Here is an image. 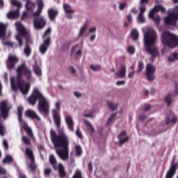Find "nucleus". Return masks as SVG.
<instances>
[{"label": "nucleus", "instance_id": "obj_1", "mask_svg": "<svg viewBox=\"0 0 178 178\" xmlns=\"http://www.w3.org/2000/svg\"><path fill=\"white\" fill-rule=\"evenodd\" d=\"M56 109L52 110V115L54 123L56 124L57 132L54 129L50 130V139L56 148V152L62 161H67L69 159V136L65 132V128L61 127L60 115L59 111L60 109V102L56 103Z\"/></svg>", "mask_w": 178, "mask_h": 178}, {"label": "nucleus", "instance_id": "obj_13", "mask_svg": "<svg viewBox=\"0 0 178 178\" xmlns=\"http://www.w3.org/2000/svg\"><path fill=\"white\" fill-rule=\"evenodd\" d=\"M19 63V58L15 55H10L6 61L8 70H13L16 67V64Z\"/></svg>", "mask_w": 178, "mask_h": 178}, {"label": "nucleus", "instance_id": "obj_39", "mask_svg": "<svg viewBox=\"0 0 178 178\" xmlns=\"http://www.w3.org/2000/svg\"><path fill=\"white\" fill-rule=\"evenodd\" d=\"M22 141L25 145H30L31 144V140H30V138L27 136H23Z\"/></svg>", "mask_w": 178, "mask_h": 178}, {"label": "nucleus", "instance_id": "obj_32", "mask_svg": "<svg viewBox=\"0 0 178 178\" xmlns=\"http://www.w3.org/2000/svg\"><path fill=\"white\" fill-rule=\"evenodd\" d=\"M131 37L132 39L134 40V41H137V40H138V37H139V34H138V31H137V30L134 29L131 31Z\"/></svg>", "mask_w": 178, "mask_h": 178}, {"label": "nucleus", "instance_id": "obj_53", "mask_svg": "<svg viewBox=\"0 0 178 178\" xmlns=\"http://www.w3.org/2000/svg\"><path fill=\"white\" fill-rule=\"evenodd\" d=\"M86 124L88 126L89 129H90L91 131H94V127H92V124L90 123V122L85 120Z\"/></svg>", "mask_w": 178, "mask_h": 178}, {"label": "nucleus", "instance_id": "obj_52", "mask_svg": "<svg viewBox=\"0 0 178 178\" xmlns=\"http://www.w3.org/2000/svg\"><path fill=\"white\" fill-rule=\"evenodd\" d=\"M41 12L42 11H40V10H37L36 12L33 13V16L34 17H41V16H40L41 15Z\"/></svg>", "mask_w": 178, "mask_h": 178}, {"label": "nucleus", "instance_id": "obj_21", "mask_svg": "<svg viewBox=\"0 0 178 178\" xmlns=\"http://www.w3.org/2000/svg\"><path fill=\"white\" fill-rule=\"evenodd\" d=\"M57 170H58V175L60 178L66 177V170H65L63 164L59 163L58 165H57Z\"/></svg>", "mask_w": 178, "mask_h": 178}, {"label": "nucleus", "instance_id": "obj_55", "mask_svg": "<svg viewBox=\"0 0 178 178\" xmlns=\"http://www.w3.org/2000/svg\"><path fill=\"white\" fill-rule=\"evenodd\" d=\"M3 145L6 149H9V144L8 143V140H6V139L3 140Z\"/></svg>", "mask_w": 178, "mask_h": 178}, {"label": "nucleus", "instance_id": "obj_46", "mask_svg": "<svg viewBox=\"0 0 178 178\" xmlns=\"http://www.w3.org/2000/svg\"><path fill=\"white\" fill-rule=\"evenodd\" d=\"M157 12H161L162 13H164V12L166 10L165 7H163L162 5L156 6Z\"/></svg>", "mask_w": 178, "mask_h": 178}, {"label": "nucleus", "instance_id": "obj_18", "mask_svg": "<svg viewBox=\"0 0 178 178\" xmlns=\"http://www.w3.org/2000/svg\"><path fill=\"white\" fill-rule=\"evenodd\" d=\"M65 122L67 124V126L68 127V129L70 131H74V121H73V118L72 116L67 115L65 116Z\"/></svg>", "mask_w": 178, "mask_h": 178}, {"label": "nucleus", "instance_id": "obj_43", "mask_svg": "<svg viewBox=\"0 0 178 178\" xmlns=\"http://www.w3.org/2000/svg\"><path fill=\"white\" fill-rule=\"evenodd\" d=\"M72 178H83V175L81 174V171L80 170H77L75 172V174L74 175Z\"/></svg>", "mask_w": 178, "mask_h": 178}, {"label": "nucleus", "instance_id": "obj_17", "mask_svg": "<svg viewBox=\"0 0 178 178\" xmlns=\"http://www.w3.org/2000/svg\"><path fill=\"white\" fill-rule=\"evenodd\" d=\"M177 170V164H172L167 171L165 178H173Z\"/></svg>", "mask_w": 178, "mask_h": 178}, {"label": "nucleus", "instance_id": "obj_6", "mask_svg": "<svg viewBox=\"0 0 178 178\" xmlns=\"http://www.w3.org/2000/svg\"><path fill=\"white\" fill-rule=\"evenodd\" d=\"M17 31H18V35H16V40L19 42V47H23V38H25L26 43V47H30V44H33V40H31V36L30 33L27 31L26 28H24L20 22L16 24Z\"/></svg>", "mask_w": 178, "mask_h": 178}, {"label": "nucleus", "instance_id": "obj_9", "mask_svg": "<svg viewBox=\"0 0 178 178\" xmlns=\"http://www.w3.org/2000/svg\"><path fill=\"white\" fill-rule=\"evenodd\" d=\"M178 20V6L175 7V10L168 13L165 17L164 22L167 26H176V22Z\"/></svg>", "mask_w": 178, "mask_h": 178}, {"label": "nucleus", "instance_id": "obj_37", "mask_svg": "<svg viewBox=\"0 0 178 178\" xmlns=\"http://www.w3.org/2000/svg\"><path fill=\"white\" fill-rule=\"evenodd\" d=\"M107 105L108 108H110L112 111H115V109H118V104H114L113 102H107Z\"/></svg>", "mask_w": 178, "mask_h": 178}, {"label": "nucleus", "instance_id": "obj_11", "mask_svg": "<svg viewBox=\"0 0 178 178\" xmlns=\"http://www.w3.org/2000/svg\"><path fill=\"white\" fill-rule=\"evenodd\" d=\"M25 155L30 159L31 163L29 164V168L31 169V172L34 173L37 169V165H35V158L34 157L33 149L26 147L25 149Z\"/></svg>", "mask_w": 178, "mask_h": 178}, {"label": "nucleus", "instance_id": "obj_28", "mask_svg": "<svg viewBox=\"0 0 178 178\" xmlns=\"http://www.w3.org/2000/svg\"><path fill=\"white\" fill-rule=\"evenodd\" d=\"M88 27V24H87V22H86L83 24V26L81 28L79 37H83V35H84V33H86V31L87 30Z\"/></svg>", "mask_w": 178, "mask_h": 178}, {"label": "nucleus", "instance_id": "obj_41", "mask_svg": "<svg viewBox=\"0 0 178 178\" xmlns=\"http://www.w3.org/2000/svg\"><path fill=\"white\" fill-rule=\"evenodd\" d=\"M127 51L129 54H130V55H134V54H136V48L134 46L128 47Z\"/></svg>", "mask_w": 178, "mask_h": 178}, {"label": "nucleus", "instance_id": "obj_19", "mask_svg": "<svg viewBox=\"0 0 178 178\" xmlns=\"http://www.w3.org/2000/svg\"><path fill=\"white\" fill-rule=\"evenodd\" d=\"M156 6H155L149 12V17L150 19L155 20V22H159L161 19L159 18V15L155 17V14L158 13V10L156 9Z\"/></svg>", "mask_w": 178, "mask_h": 178}, {"label": "nucleus", "instance_id": "obj_34", "mask_svg": "<svg viewBox=\"0 0 178 178\" xmlns=\"http://www.w3.org/2000/svg\"><path fill=\"white\" fill-rule=\"evenodd\" d=\"M76 154L78 156H81V154H83V149L80 145L75 146Z\"/></svg>", "mask_w": 178, "mask_h": 178}, {"label": "nucleus", "instance_id": "obj_15", "mask_svg": "<svg viewBox=\"0 0 178 178\" xmlns=\"http://www.w3.org/2000/svg\"><path fill=\"white\" fill-rule=\"evenodd\" d=\"M24 114L26 118H29L32 120H39V122H41V118L34 110L28 109L25 111Z\"/></svg>", "mask_w": 178, "mask_h": 178}, {"label": "nucleus", "instance_id": "obj_25", "mask_svg": "<svg viewBox=\"0 0 178 178\" xmlns=\"http://www.w3.org/2000/svg\"><path fill=\"white\" fill-rule=\"evenodd\" d=\"M19 15V10H12L7 14V17L8 19H17Z\"/></svg>", "mask_w": 178, "mask_h": 178}, {"label": "nucleus", "instance_id": "obj_51", "mask_svg": "<svg viewBox=\"0 0 178 178\" xmlns=\"http://www.w3.org/2000/svg\"><path fill=\"white\" fill-rule=\"evenodd\" d=\"M175 93L173 95V97H177V95H178V82H175Z\"/></svg>", "mask_w": 178, "mask_h": 178}, {"label": "nucleus", "instance_id": "obj_7", "mask_svg": "<svg viewBox=\"0 0 178 178\" xmlns=\"http://www.w3.org/2000/svg\"><path fill=\"white\" fill-rule=\"evenodd\" d=\"M161 41L165 47L169 48H176L178 46V37L177 35L165 31L161 35Z\"/></svg>", "mask_w": 178, "mask_h": 178}, {"label": "nucleus", "instance_id": "obj_38", "mask_svg": "<svg viewBox=\"0 0 178 178\" xmlns=\"http://www.w3.org/2000/svg\"><path fill=\"white\" fill-rule=\"evenodd\" d=\"M13 161V158H12V156L8 155L6 156L5 159L3 160V163H10V162Z\"/></svg>", "mask_w": 178, "mask_h": 178}, {"label": "nucleus", "instance_id": "obj_31", "mask_svg": "<svg viewBox=\"0 0 178 178\" xmlns=\"http://www.w3.org/2000/svg\"><path fill=\"white\" fill-rule=\"evenodd\" d=\"M33 72L36 76H41L42 72H41V68L38 67V65H35L33 66Z\"/></svg>", "mask_w": 178, "mask_h": 178}, {"label": "nucleus", "instance_id": "obj_22", "mask_svg": "<svg viewBox=\"0 0 178 178\" xmlns=\"http://www.w3.org/2000/svg\"><path fill=\"white\" fill-rule=\"evenodd\" d=\"M58 13H59L58 12L57 10H55L54 8H50L48 10V15L50 20H51L52 22L55 21V19L56 18V16H58Z\"/></svg>", "mask_w": 178, "mask_h": 178}, {"label": "nucleus", "instance_id": "obj_4", "mask_svg": "<svg viewBox=\"0 0 178 178\" xmlns=\"http://www.w3.org/2000/svg\"><path fill=\"white\" fill-rule=\"evenodd\" d=\"M37 99L38 100V111L42 112L46 115L49 113V100L44 97L42 92L35 88L31 95L28 98L29 105L34 106L37 104Z\"/></svg>", "mask_w": 178, "mask_h": 178}, {"label": "nucleus", "instance_id": "obj_23", "mask_svg": "<svg viewBox=\"0 0 178 178\" xmlns=\"http://www.w3.org/2000/svg\"><path fill=\"white\" fill-rule=\"evenodd\" d=\"M116 74L120 79H124L126 77V65H120V71L117 72Z\"/></svg>", "mask_w": 178, "mask_h": 178}, {"label": "nucleus", "instance_id": "obj_64", "mask_svg": "<svg viewBox=\"0 0 178 178\" xmlns=\"http://www.w3.org/2000/svg\"><path fill=\"white\" fill-rule=\"evenodd\" d=\"M81 50H78L76 54H75V56H81Z\"/></svg>", "mask_w": 178, "mask_h": 178}, {"label": "nucleus", "instance_id": "obj_35", "mask_svg": "<svg viewBox=\"0 0 178 178\" xmlns=\"http://www.w3.org/2000/svg\"><path fill=\"white\" fill-rule=\"evenodd\" d=\"M64 10L67 13H74V10H72V7L69 4H64Z\"/></svg>", "mask_w": 178, "mask_h": 178}, {"label": "nucleus", "instance_id": "obj_12", "mask_svg": "<svg viewBox=\"0 0 178 178\" xmlns=\"http://www.w3.org/2000/svg\"><path fill=\"white\" fill-rule=\"evenodd\" d=\"M155 72H156V69L154 65L151 63L147 64L145 76L149 81H153V80H155V76H154V74H155Z\"/></svg>", "mask_w": 178, "mask_h": 178}, {"label": "nucleus", "instance_id": "obj_48", "mask_svg": "<svg viewBox=\"0 0 178 178\" xmlns=\"http://www.w3.org/2000/svg\"><path fill=\"white\" fill-rule=\"evenodd\" d=\"M116 115H118V113H113L111 115L107 121V124H111V123H112V120L116 118Z\"/></svg>", "mask_w": 178, "mask_h": 178}, {"label": "nucleus", "instance_id": "obj_59", "mask_svg": "<svg viewBox=\"0 0 178 178\" xmlns=\"http://www.w3.org/2000/svg\"><path fill=\"white\" fill-rule=\"evenodd\" d=\"M126 84V81H118L116 82V86H123Z\"/></svg>", "mask_w": 178, "mask_h": 178}, {"label": "nucleus", "instance_id": "obj_5", "mask_svg": "<svg viewBox=\"0 0 178 178\" xmlns=\"http://www.w3.org/2000/svg\"><path fill=\"white\" fill-rule=\"evenodd\" d=\"M13 106L9 104L8 101L3 100L0 103V136H5V127H3L1 119L6 120Z\"/></svg>", "mask_w": 178, "mask_h": 178}, {"label": "nucleus", "instance_id": "obj_50", "mask_svg": "<svg viewBox=\"0 0 178 178\" xmlns=\"http://www.w3.org/2000/svg\"><path fill=\"white\" fill-rule=\"evenodd\" d=\"M44 173V176H49V175L52 173V170L51 168H45Z\"/></svg>", "mask_w": 178, "mask_h": 178}, {"label": "nucleus", "instance_id": "obj_40", "mask_svg": "<svg viewBox=\"0 0 178 178\" xmlns=\"http://www.w3.org/2000/svg\"><path fill=\"white\" fill-rule=\"evenodd\" d=\"M144 70V63L143 61H139L138 64V73H140V72H143Z\"/></svg>", "mask_w": 178, "mask_h": 178}, {"label": "nucleus", "instance_id": "obj_16", "mask_svg": "<svg viewBox=\"0 0 178 178\" xmlns=\"http://www.w3.org/2000/svg\"><path fill=\"white\" fill-rule=\"evenodd\" d=\"M126 136H127V131L126 130H123L117 136V138L119 140L118 145H120V147H122V145H123V144H124L125 143H127V141H129V140H130V137H129V136L126 137ZM123 137H126V138H123Z\"/></svg>", "mask_w": 178, "mask_h": 178}, {"label": "nucleus", "instance_id": "obj_44", "mask_svg": "<svg viewBox=\"0 0 178 178\" xmlns=\"http://www.w3.org/2000/svg\"><path fill=\"white\" fill-rule=\"evenodd\" d=\"M138 22H139V23H145V18L144 17V14L138 15Z\"/></svg>", "mask_w": 178, "mask_h": 178}, {"label": "nucleus", "instance_id": "obj_49", "mask_svg": "<svg viewBox=\"0 0 178 178\" xmlns=\"http://www.w3.org/2000/svg\"><path fill=\"white\" fill-rule=\"evenodd\" d=\"M76 136H78V138L81 140H83V134H81V131H80V129L79 128H77L76 131Z\"/></svg>", "mask_w": 178, "mask_h": 178}, {"label": "nucleus", "instance_id": "obj_61", "mask_svg": "<svg viewBox=\"0 0 178 178\" xmlns=\"http://www.w3.org/2000/svg\"><path fill=\"white\" fill-rule=\"evenodd\" d=\"M127 19L129 23H131L133 22V17H131V14H129L127 17Z\"/></svg>", "mask_w": 178, "mask_h": 178}, {"label": "nucleus", "instance_id": "obj_3", "mask_svg": "<svg viewBox=\"0 0 178 178\" xmlns=\"http://www.w3.org/2000/svg\"><path fill=\"white\" fill-rule=\"evenodd\" d=\"M145 51L151 55L150 61L154 62L155 58L159 56V50L155 45L156 42V32L154 30L147 31L144 35Z\"/></svg>", "mask_w": 178, "mask_h": 178}, {"label": "nucleus", "instance_id": "obj_29", "mask_svg": "<svg viewBox=\"0 0 178 178\" xmlns=\"http://www.w3.org/2000/svg\"><path fill=\"white\" fill-rule=\"evenodd\" d=\"M165 102L168 106L172 104V94L170 93L164 98Z\"/></svg>", "mask_w": 178, "mask_h": 178}, {"label": "nucleus", "instance_id": "obj_27", "mask_svg": "<svg viewBox=\"0 0 178 178\" xmlns=\"http://www.w3.org/2000/svg\"><path fill=\"white\" fill-rule=\"evenodd\" d=\"M172 123V124H176L177 123V117H173L170 119V117H168L165 120V124L168 126Z\"/></svg>", "mask_w": 178, "mask_h": 178}, {"label": "nucleus", "instance_id": "obj_56", "mask_svg": "<svg viewBox=\"0 0 178 178\" xmlns=\"http://www.w3.org/2000/svg\"><path fill=\"white\" fill-rule=\"evenodd\" d=\"M126 6H127V3H122L119 6L120 10H124V8H126Z\"/></svg>", "mask_w": 178, "mask_h": 178}, {"label": "nucleus", "instance_id": "obj_62", "mask_svg": "<svg viewBox=\"0 0 178 178\" xmlns=\"http://www.w3.org/2000/svg\"><path fill=\"white\" fill-rule=\"evenodd\" d=\"M136 74V72H129V74H128V77L129 79H131L133 77V76H134V74Z\"/></svg>", "mask_w": 178, "mask_h": 178}, {"label": "nucleus", "instance_id": "obj_2", "mask_svg": "<svg viewBox=\"0 0 178 178\" xmlns=\"http://www.w3.org/2000/svg\"><path fill=\"white\" fill-rule=\"evenodd\" d=\"M17 85L11 80V86L13 91H16L17 88H19L21 92L24 95L29 94L30 91V83L27 82H23V77L28 81L33 79V72L26 65L25 63H23L19 66L17 67Z\"/></svg>", "mask_w": 178, "mask_h": 178}, {"label": "nucleus", "instance_id": "obj_63", "mask_svg": "<svg viewBox=\"0 0 178 178\" xmlns=\"http://www.w3.org/2000/svg\"><path fill=\"white\" fill-rule=\"evenodd\" d=\"M74 95H75V97H77V98H80V97H81V93L79 92H74Z\"/></svg>", "mask_w": 178, "mask_h": 178}, {"label": "nucleus", "instance_id": "obj_57", "mask_svg": "<svg viewBox=\"0 0 178 178\" xmlns=\"http://www.w3.org/2000/svg\"><path fill=\"white\" fill-rule=\"evenodd\" d=\"M68 70L70 73H71L72 74H74V73L76 72V69L73 67H69Z\"/></svg>", "mask_w": 178, "mask_h": 178}, {"label": "nucleus", "instance_id": "obj_45", "mask_svg": "<svg viewBox=\"0 0 178 178\" xmlns=\"http://www.w3.org/2000/svg\"><path fill=\"white\" fill-rule=\"evenodd\" d=\"M90 69H92V70H93L94 72H98V71L101 70V65H91Z\"/></svg>", "mask_w": 178, "mask_h": 178}, {"label": "nucleus", "instance_id": "obj_58", "mask_svg": "<svg viewBox=\"0 0 178 178\" xmlns=\"http://www.w3.org/2000/svg\"><path fill=\"white\" fill-rule=\"evenodd\" d=\"M79 47V44H76L72 47L71 49V54H73L74 52H76V49Z\"/></svg>", "mask_w": 178, "mask_h": 178}, {"label": "nucleus", "instance_id": "obj_33", "mask_svg": "<svg viewBox=\"0 0 178 178\" xmlns=\"http://www.w3.org/2000/svg\"><path fill=\"white\" fill-rule=\"evenodd\" d=\"M11 5L13 6H16L17 9H20L22 6V3L17 0H11Z\"/></svg>", "mask_w": 178, "mask_h": 178}, {"label": "nucleus", "instance_id": "obj_10", "mask_svg": "<svg viewBox=\"0 0 178 178\" xmlns=\"http://www.w3.org/2000/svg\"><path fill=\"white\" fill-rule=\"evenodd\" d=\"M50 35L51 28H49L44 32L43 35V40H44L43 44L40 47V52L42 54V55H44V54H46L47 51H48V47L49 45H51V37H49Z\"/></svg>", "mask_w": 178, "mask_h": 178}, {"label": "nucleus", "instance_id": "obj_14", "mask_svg": "<svg viewBox=\"0 0 178 178\" xmlns=\"http://www.w3.org/2000/svg\"><path fill=\"white\" fill-rule=\"evenodd\" d=\"M33 25L36 30H41L47 25V21L42 17H34Z\"/></svg>", "mask_w": 178, "mask_h": 178}, {"label": "nucleus", "instance_id": "obj_8", "mask_svg": "<svg viewBox=\"0 0 178 178\" xmlns=\"http://www.w3.org/2000/svg\"><path fill=\"white\" fill-rule=\"evenodd\" d=\"M23 106H19L17 108V116L18 120L19 122L20 125L22 129L26 131L27 136L29 138H33L34 137V134H33V130L30 127H29V124L23 120Z\"/></svg>", "mask_w": 178, "mask_h": 178}, {"label": "nucleus", "instance_id": "obj_60", "mask_svg": "<svg viewBox=\"0 0 178 178\" xmlns=\"http://www.w3.org/2000/svg\"><path fill=\"white\" fill-rule=\"evenodd\" d=\"M88 169L89 172H92V163L90 162L88 164Z\"/></svg>", "mask_w": 178, "mask_h": 178}, {"label": "nucleus", "instance_id": "obj_30", "mask_svg": "<svg viewBox=\"0 0 178 178\" xmlns=\"http://www.w3.org/2000/svg\"><path fill=\"white\" fill-rule=\"evenodd\" d=\"M169 62H175V60H178V53L174 52L169 58Z\"/></svg>", "mask_w": 178, "mask_h": 178}, {"label": "nucleus", "instance_id": "obj_20", "mask_svg": "<svg viewBox=\"0 0 178 178\" xmlns=\"http://www.w3.org/2000/svg\"><path fill=\"white\" fill-rule=\"evenodd\" d=\"M49 161L54 170H58V161H56V157L54 154H50Z\"/></svg>", "mask_w": 178, "mask_h": 178}, {"label": "nucleus", "instance_id": "obj_26", "mask_svg": "<svg viewBox=\"0 0 178 178\" xmlns=\"http://www.w3.org/2000/svg\"><path fill=\"white\" fill-rule=\"evenodd\" d=\"M6 35V25L0 23V38H3Z\"/></svg>", "mask_w": 178, "mask_h": 178}, {"label": "nucleus", "instance_id": "obj_24", "mask_svg": "<svg viewBox=\"0 0 178 178\" xmlns=\"http://www.w3.org/2000/svg\"><path fill=\"white\" fill-rule=\"evenodd\" d=\"M25 8L28 12H33L35 8V3L29 1H26Z\"/></svg>", "mask_w": 178, "mask_h": 178}, {"label": "nucleus", "instance_id": "obj_47", "mask_svg": "<svg viewBox=\"0 0 178 178\" xmlns=\"http://www.w3.org/2000/svg\"><path fill=\"white\" fill-rule=\"evenodd\" d=\"M147 9V7L144 6L143 4H141L140 7V14L139 15H144L145 13V10Z\"/></svg>", "mask_w": 178, "mask_h": 178}, {"label": "nucleus", "instance_id": "obj_36", "mask_svg": "<svg viewBox=\"0 0 178 178\" xmlns=\"http://www.w3.org/2000/svg\"><path fill=\"white\" fill-rule=\"evenodd\" d=\"M24 52L26 56L29 57L31 55V47L30 46H26Z\"/></svg>", "mask_w": 178, "mask_h": 178}, {"label": "nucleus", "instance_id": "obj_54", "mask_svg": "<svg viewBox=\"0 0 178 178\" xmlns=\"http://www.w3.org/2000/svg\"><path fill=\"white\" fill-rule=\"evenodd\" d=\"M149 109H151V105L145 104L143 106V111H145V112H147V111H149Z\"/></svg>", "mask_w": 178, "mask_h": 178}, {"label": "nucleus", "instance_id": "obj_42", "mask_svg": "<svg viewBox=\"0 0 178 178\" xmlns=\"http://www.w3.org/2000/svg\"><path fill=\"white\" fill-rule=\"evenodd\" d=\"M38 10H40V12H42V9H44V3L42 2V0H38Z\"/></svg>", "mask_w": 178, "mask_h": 178}]
</instances>
